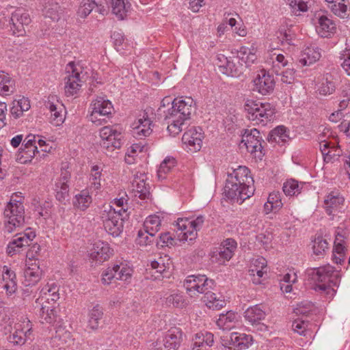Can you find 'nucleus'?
<instances>
[{
  "label": "nucleus",
  "mask_w": 350,
  "mask_h": 350,
  "mask_svg": "<svg viewBox=\"0 0 350 350\" xmlns=\"http://www.w3.org/2000/svg\"><path fill=\"white\" fill-rule=\"evenodd\" d=\"M249 174V169L245 166H239L232 172H228L224 187L227 198L241 204L254 194V180Z\"/></svg>",
  "instance_id": "obj_1"
},
{
  "label": "nucleus",
  "mask_w": 350,
  "mask_h": 350,
  "mask_svg": "<svg viewBox=\"0 0 350 350\" xmlns=\"http://www.w3.org/2000/svg\"><path fill=\"white\" fill-rule=\"evenodd\" d=\"M309 275L315 282L314 288L316 291L324 294L328 299L334 297L340 282L338 271L330 265H326L312 269Z\"/></svg>",
  "instance_id": "obj_2"
},
{
  "label": "nucleus",
  "mask_w": 350,
  "mask_h": 350,
  "mask_svg": "<svg viewBox=\"0 0 350 350\" xmlns=\"http://www.w3.org/2000/svg\"><path fill=\"white\" fill-rule=\"evenodd\" d=\"M21 194V193H20ZM4 232L12 233L22 229L25 224L23 196L14 193L4 210Z\"/></svg>",
  "instance_id": "obj_3"
},
{
  "label": "nucleus",
  "mask_w": 350,
  "mask_h": 350,
  "mask_svg": "<svg viewBox=\"0 0 350 350\" xmlns=\"http://www.w3.org/2000/svg\"><path fill=\"white\" fill-rule=\"evenodd\" d=\"M5 324L3 331L5 334H10L8 340L13 345L22 346L33 339L32 323L27 317H21L13 327L10 321Z\"/></svg>",
  "instance_id": "obj_4"
},
{
  "label": "nucleus",
  "mask_w": 350,
  "mask_h": 350,
  "mask_svg": "<svg viewBox=\"0 0 350 350\" xmlns=\"http://www.w3.org/2000/svg\"><path fill=\"white\" fill-rule=\"evenodd\" d=\"M64 90L67 96H74L79 92L88 78L90 70L81 63L70 62L66 68Z\"/></svg>",
  "instance_id": "obj_5"
},
{
  "label": "nucleus",
  "mask_w": 350,
  "mask_h": 350,
  "mask_svg": "<svg viewBox=\"0 0 350 350\" xmlns=\"http://www.w3.org/2000/svg\"><path fill=\"white\" fill-rule=\"evenodd\" d=\"M244 108L247 118L255 124H267L273 120L275 113V109L270 103L252 99L246 100Z\"/></svg>",
  "instance_id": "obj_6"
},
{
  "label": "nucleus",
  "mask_w": 350,
  "mask_h": 350,
  "mask_svg": "<svg viewBox=\"0 0 350 350\" xmlns=\"http://www.w3.org/2000/svg\"><path fill=\"white\" fill-rule=\"evenodd\" d=\"M204 222V217L199 215L192 218H178L175 221L174 229L180 241H193L197 237V232Z\"/></svg>",
  "instance_id": "obj_7"
},
{
  "label": "nucleus",
  "mask_w": 350,
  "mask_h": 350,
  "mask_svg": "<svg viewBox=\"0 0 350 350\" xmlns=\"http://www.w3.org/2000/svg\"><path fill=\"white\" fill-rule=\"evenodd\" d=\"M99 136L101 146L109 151L120 148L123 144L122 129L117 125L102 127L99 131Z\"/></svg>",
  "instance_id": "obj_8"
},
{
  "label": "nucleus",
  "mask_w": 350,
  "mask_h": 350,
  "mask_svg": "<svg viewBox=\"0 0 350 350\" xmlns=\"http://www.w3.org/2000/svg\"><path fill=\"white\" fill-rule=\"evenodd\" d=\"M122 215L112 206H104L100 217L105 230L113 237H118L122 231Z\"/></svg>",
  "instance_id": "obj_9"
},
{
  "label": "nucleus",
  "mask_w": 350,
  "mask_h": 350,
  "mask_svg": "<svg viewBox=\"0 0 350 350\" xmlns=\"http://www.w3.org/2000/svg\"><path fill=\"white\" fill-rule=\"evenodd\" d=\"M213 280L208 279L204 275H191L187 277L184 286L187 293L191 297L196 298L201 294H204L207 290L213 288Z\"/></svg>",
  "instance_id": "obj_10"
},
{
  "label": "nucleus",
  "mask_w": 350,
  "mask_h": 350,
  "mask_svg": "<svg viewBox=\"0 0 350 350\" xmlns=\"http://www.w3.org/2000/svg\"><path fill=\"white\" fill-rule=\"evenodd\" d=\"M113 111L111 101L103 96H97L90 107V120L94 124H100L103 117H108Z\"/></svg>",
  "instance_id": "obj_11"
},
{
  "label": "nucleus",
  "mask_w": 350,
  "mask_h": 350,
  "mask_svg": "<svg viewBox=\"0 0 350 350\" xmlns=\"http://www.w3.org/2000/svg\"><path fill=\"white\" fill-rule=\"evenodd\" d=\"M204 132L200 127H192L187 131L182 137L183 148L187 152H196L202 146Z\"/></svg>",
  "instance_id": "obj_12"
},
{
  "label": "nucleus",
  "mask_w": 350,
  "mask_h": 350,
  "mask_svg": "<svg viewBox=\"0 0 350 350\" xmlns=\"http://www.w3.org/2000/svg\"><path fill=\"white\" fill-rule=\"evenodd\" d=\"M316 32L322 38H330L336 31V24L328 15L316 12L313 18Z\"/></svg>",
  "instance_id": "obj_13"
},
{
  "label": "nucleus",
  "mask_w": 350,
  "mask_h": 350,
  "mask_svg": "<svg viewBox=\"0 0 350 350\" xmlns=\"http://www.w3.org/2000/svg\"><path fill=\"white\" fill-rule=\"evenodd\" d=\"M253 90L262 95H269L275 88V79L272 75L265 70H260L252 81Z\"/></svg>",
  "instance_id": "obj_14"
},
{
  "label": "nucleus",
  "mask_w": 350,
  "mask_h": 350,
  "mask_svg": "<svg viewBox=\"0 0 350 350\" xmlns=\"http://www.w3.org/2000/svg\"><path fill=\"white\" fill-rule=\"evenodd\" d=\"M219 67L222 68L223 73L232 77L240 76L244 71L243 63L237 56L227 57L219 54L217 56Z\"/></svg>",
  "instance_id": "obj_15"
},
{
  "label": "nucleus",
  "mask_w": 350,
  "mask_h": 350,
  "mask_svg": "<svg viewBox=\"0 0 350 350\" xmlns=\"http://www.w3.org/2000/svg\"><path fill=\"white\" fill-rule=\"evenodd\" d=\"M11 30L13 34L17 36H23L25 34L26 26H28L31 22V18L29 12L24 8H19L16 9L11 16Z\"/></svg>",
  "instance_id": "obj_16"
},
{
  "label": "nucleus",
  "mask_w": 350,
  "mask_h": 350,
  "mask_svg": "<svg viewBox=\"0 0 350 350\" xmlns=\"http://www.w3.org/2000/svg\"><path fill=\"white\" fill-rule=\"evenodd\" d=\"M33 134H29L25 137L22 144V147L19 149L16 155V159L21 163H27L31 161L36 154L38 153V146H36V138Z\"/></svg>",
  "instance_id": "obj_17"
},
{
  "label": "nucleus",
  "mask_w": 350,
  "mask_h": 350,
  "mask_svg": "<svg viewBox=\"0 0 350 350\" xmlns=\"http://www.w3.org/2000/svg\"><path fill=\"white\" fill-rule=\"evenodd\" d=\"M262 140L260 132L257 129L246 130L242 136L240 146L241 148L245 146L247 152H250L252 154L257 153L258 152L261 154L262 148L261 144ZM260 156V155H258V157Z\"/></svg>",
  "instance_id": "obj_18"
},
{
  "label": "nucleus",
  "mask_w": 350,
  "mask_h": 350,
  "mask_svg": "<svg viewBox=\"0 0 350 350\" xmlns=\"http://www.w3.org/2000/svg\"><path fill=\"white\" fill-rule=\"evenodd\" d=\"M36 237L35 232L27 228L23 232L18 233L8 245L7 253L13 256L20 251V249L28 246L29 243Z\"/></svg>",
  "instance_id": "obj_19"
},
{
  "label": "nucleus",
  "mask_w": 350,
  "mask_h": 350,
  "mask_svg": "<svg viewBox=\"0 0 350 350\" xmlns=\"http://www.w3.org/2000/svg\"><path fill=\"white\" fill-rule=\"evenodd\" d=\"M164 120L167 124V131L172 135H176L183 130L185 122L189 120L187 117H183V114L176 112L172 106L165 114Z\"/></svg>",
  "instance_id": "obj_20"
},
{
  "label": "nucleus",
  "mask_w": 350,
  "mask_h": 350,
  "mask_svg": "<svg viewBox=\"0 0 350 350\" xmlns=\"http://www.w3.org/2000/svg\"><path fill=\"white\" fill-rule=\"evenodd\" d=\"M252 337L244 333L232 332L230 339L222 342L224 350H245L252 345Z\"/></svg>",
  "instance_id": "obj_21"
},
{
  "label": "nucleus",
  "mask_w": 350,
  "mask_h": 350,
  "mask_svg": "<svg viewBox=\"0 0 350 350\" xmlns=\"http://www.w3.org/2000/svg\"><path fill=\"white\" fill-rule=\"evenodd\" d=\"M323 202L326 213L329 215H334L342 208L345 198L339 191L334 190L325 196Z\"/></svg>",
  "instance_id": "obj_22"
},
{
  "label": "nucleus",
  "mask_w": 350,
  "mask_h": 350,
  "mask_svg": "<svg viewBox=\"0 0 350 350\" xmlns=\"http://www.w3.org/2000/svg\"><path fill=\"white\" fill-rule=\"evenodd\" d=\"M74 342L72 334L65 326L59 325L55 328V335L50 340L53 348L62 349L71 346Z\"/></svg>",
  "instance_id": "obj_23"
},
{
  "label": "nucleus",
  "mask_w": 350,
  "mask_h": 350,
  "mask_svg": "<svg viewBox=\"0 0 350 350\" xmlns=\"http://www.w3.org/2000/svg\"><path fill=\"white\" fill-rule=\"evenodd\" d=\"M267 264L266 259L262 256H258L251 260L249 274L254 284H261L263 276L267 272Z\"/></svg>",
  "instance_id": "obj_24"
},
{
  "label": "nucleus",
  "mask_w": 350,
  "mask_h": 350,
  "mask_svg": "<svg viewBox=\"0 0 350 350\" xmlns=\"http://www.w3.org/2000/svg\"><path fill=\"white\" fill-rule=\"evenodd\" d=\"M113 250L109 244L102 241H97L89 251V257L93 261L102 263L107 260L112 255Z\"/></svg>",
  "instance_id": "obj_25"
},
{
  "label": "nucleus",
  "mask_w": 350,
  "mask_h": 350,
  "mask_svg": "<svg viewBox=\"0 0 350 350\" xmlns=\"http://www.w3.org/2000/svg\"><path fill=\"white\" fill-rule=\"evenodd\" d=\"M70 178V172L66 170L62 169L60 176L56 180L54 188L56 193V199L59 202H63L68 196V181Z\"/></svg>",
  "instance_id": "obj_26"
},
{
  "label": "nucleus",
  "mask_w": 350,
  "mask_h": 350,
  "mask_svg": "<svg viewBox=\"0 0 350 350\" xmlns=\"http://www.w3.org/2000/svg\"><path fill=\"white\" fill-rule=\"evenodd\" d=\"M60 298L59 286L55 282H47L40 291V297L38 299L48 304H55Z\"/></svg>",
  "instance_id": "obj_27"
},
{
  "label": "nucleus",
  "mask_w": 350,
  "mask_h": 350,
  "mask_svg": "<svg viewBox=\"0 0 350 350\" xmlns=\"http://www.w3.org/2000/svg\"><path fill=\"white\" fill-rule=\"evenodd\" d=\"M42 270L36 262H28L24 269L23 283L25 286H33L36 284L42 277Z\"/></svg>",
  "instance_id": "obj_28"
},
{
  "label": "nucleus",
  "mask_w": 350,
  "mask_h": 350,
  "mask_svg": "<svg viewBox=\"0 0 350 350\" xmlns=\"http://www.w3.org/2000/svg\"><path fill=\"white\" fill-rule=\"evenodd\" d=\"M172 106L178 113H182L183 117L190 119L195 109V102L191 97H179L172 100Z\"/></svg>",
  "instance_id": "obj_29"
},
{
  "label": "nucleus",
  "mask_w": 350,
  "mask_h": 350,
  "mask_svg": "<svg viewBox=\"0 0 350 350\" xmlns=\"http://www.w3.org/2000/svg\"><path fill=\"white\" fill-rule=\"evenodd\" d=\"M152 124L146 114H144L132 124L133 135L139 138L150 135L152 131Z\"/></svg>",
  "instance_id": "obj_30"
},
{
  "label": "nucleus",
  "mask_w": 350,
  "mask_h": 350,
  "mask_svg": "<svg viewBox=\"0 0 350 350\" xmlns=\"http://www.w3.org/2000/svg\"><path fill=\"white\" fill-rule=\"evenodd\" d=\"M146 176L144 174H135L131 182V189L135 196L140 199L148 198L150 195L148 184L146 183Z\"/></svg>",
  "instance_id": "obj_31"
},
{
  "label": "nucleus",
  "mask_w": 350,
  "mask_h": 350,
  "mask_svg": "<svg viewBox=\"0 0 350 350\" xmlns=\"http://www.w3.org/2000/svg\"><path fill=\"white\" fill-rule=\"evenodd\" d=\"M257 49L254 46L250 47L243 46L237 51V57L243 63L244 68H247L257 59Z\"/></svg>",
  "instance_id": "obj_32"
},
{
  "label": "nucleus",
  "mask_w": 350,
  "mask_h": 350,
  "mask_svg": "<svg viewBox=\"0 0 350 350\" xmlns=\"http://www.w3.org/2000/svg\"><path fill=\"white\" fill-rule=\"evenodd\" d=\"M239 316L232 312L228 311L226 314H221L217 321V325L223 330H230L239 325Z\"/></svg>",
  "instance_id": "obj_33"
},
{
  "label": "nucleus",
  "mask_w": 350,
  "mask_h": 350,
  "mask_svg": "<svg viewBox=\"0 0 350 350\" xmlns=\"http://www.w3.org/2000/svg\"><path fill=\"white\" fill-rule=\"evenodd\" d=\"M321 56V50L318 46H308L301 52L299 63L301 66H309L318 61Z\"/></svg>",
  "instance_id": "obj_34"
},
{
  "label": "nucleus",
  "mask_w": 350,
  "mask_h": 350,
  "mask_svg": "<svg viewBox=\"0 0 350 350\" xmlns=\"http://www.w3.org/2000/svg\"><path fill=\"white\" fill-rule=\"evenodd\" d=\"M192 350H206L213 345L214 336L211 332H200L195 335L193 338Z\"/></svg>",
  "instance_id": "obj_35"
},
{
  "label": "nucleus",
  "mask_w": 350,
  "mask_h": 350,
  "mask_svg": "<svg viewBox=\"0 0 350 350\" xmlns=\"http://www.w3.org/2000/svg\"><path fill=\"white\" fill-rule=\"evenodd\" d=\"M183 333L178 327L169 329L165 335L162 344L177 350L182 340Z\"/></svg>",
  "instance_id": "obj_36"
},
{
  "label": "nucleus",
  "mask_w": 350,
  "mask_h": 350,
  "mask_svg": "<svg viewBox=\"0 0 350 350\" xmlns=\"http://www.w3.org/2000/svg\"><path fill=\"white\" fill-rule=\"evenodd\" d=\"M89 181L90 189L94 190L96 192L100 190L103 185L102 183L105 181L104 174L101 167L98 165H93L92 167Z\"/></svg>",
  "instance_id": "obj_37"
},
{
  "label": "nucleus",
  "mask_w": 350,
  "mask_h": 350,
  "mask_svg": "<svg viewBox=\"0 0 350 350\" xmlns=\"http://www.w3.org/2000/svg\"><path fill=\"white\" fill-rule=\"evenodd\" d=\"M112 13L120 20L126 17L131 8L129 0H111Z\"/></svg>",
  "instance_id": "obj_38"
},
{
  "label": "nucleus",
  "mask_w": 350,
  "mask_h": 350,
  "mask_svg": "<svg viewBox=\"0 0 350 350\" xmlns=\"http://www.w3.org/2000/svg\"><path fill=\"white\" fill-rule=\"evenodd\" d=\"M2 278L3 281V288L5 290L8 295H12L16 290L15 273L14 271L8 269L7 267H4Z\"/></svg>",
  "instance_id": "obj_39"
},
{
  "label": "nucleus",
  "mask_w": 350,
  "mask_h": 350,
  "mask_svg": "<svg viewBox=\"0 0 350 350\" xmlns=\"http://www.w3.org/2000/svg\"><path fill=\"white\" fill-rule=\"evenodd\" d=\"M202 300L207 307L213 310H220L226 306V301L221 296L217 297L211 290L205 292Z\"/></svg>",
  "instance_id": "obj_40"
},
{
  "label": "nucleus",
  "mask_w": 350,
  "mask_h": 350,
  "mask_svg": "<svg viewBox=\"0 0 350 350\" xmlns=\"http://www.w3.org/2000/svg\"><path fill=\"white\" fill-rule=\"evenodd\" d=\"M92 202V198L88 189H83L75 195L73 205L80 211L87 210Z\"/></svg>",
  "instance_id": "obj_41"
},
{
  "label": "nucleus",
  "mask_w": 350,
  "mask_h": 350,
  "mask_svg": "<svg viewBox=\"0 0 350 350\" xmlns=\"http://www.w3.org/2000/svg\"><path fill=\"white\" fill-rule=\"evenodd\" d=\"M245 319L251 324H257L265 317V312L259 305H255L248 308L244 312Z\"/></svg>",
  "instance_id": "obj_42"
},
{
  "label": "nucleus",
  "mask_w": 350,
  "mask_h": 350,
  "mask_svg": "<svg viewBox=\"0 0 350 350\" xmlns=\"http://www.w3.org/2000/svg\"><path fill=\"white\" fill-rule=\"evenodd\" d=\"M165 303L168 306L183 308L188 305V301L184 295L178 291H173L165 297Z\"/></svg>",
  "instance_id": "obj_43"
},
{
  "label": "nucleus",
  "mask_w": 350,
  "mask_h": 350,
  "mask_svg": "<svg viewBox=\"0 0 350 350\" xmlns=\"http://www.w3.org/2000/svg\"><path fill=\"white\" fill-rule=\"evenodd\" d=\"M103 316L102 307L96 304L89 312L88 326L92 329H96Z\"/></svg>",
  "instance_id": "obj_44"
},
{
  "label": "nucleus",
  "mask_w": 350,
  "mask_h": 350,
  "mask_svg": "<svg viewBox=\"0 0 350 350\" xmlns=\"http://www.w3.org/2000/svg\"><path fill=\"white\" fill-rule=\"evenodd\" d=\"M237 248V242L232 239H226L221 245L219 256L225 260H229Z\"/></svg>",
  "instance_id": "obj_45"
},
{
  "label": "nucleus",
  "mask_w": 350,
  "mask_h": 350,
  "mask_svg": "<svg viewBox=\"0 0 350 350\" xmlns=\"http://www.w3.org/2000/svg\"><path fill=\"white\" fill-rule=\"evenodd\" d=\"M304 185V183H299L295 179H288L284 183L282 189L286 196H295L301 193Z\"/></svg>",
  "instance_id": "obj_46"
},
{
  "label": "nucleus",
  "mask_w": 350,
  "mask_h": 350,
  "mask_svg": "<svg viewBox=\"0 0 350 350\" xmlns=\"http://www.w3.org/2000/svg\"><path fill=\"white\" fill-rule=\"evenodd\" d=\"M30 107L29 100L27 98L22 97L13 101L11 113L17 118L21 116L24 111H28Z\"/></svg>",
  "instance_id": "obj_47"
},
{
  "label": "nucleus",
  "mask_w": 350,
  "mask_h": 350,
  "mask_svg": "<svg viewBox=\"0 0 350 350\" xmlns=\"http://www.w3.org/2000/svg\"><path fill=\"white\" fill-rule=\"evenodd\" d=\"M57 311L55 306H46L42 303L40 311V318L42 323H53L57 319Z\"/></svg>",
  "instance_id": "obj_48"
},
{
  "label": "nucleus",
  "mask_w": 350,
  "mask_h": 350,
  "mask_svg": "<svg viewBox=\"0 0 350 350\" xmlns=\"http://www.w3.org/2000/svg\"><path fill=\"white\" fill-rule=\"evenodd\" d=\"M176 161L174 158L167 157L160 164L157 170V177L160 180L166 178L167 174L175 166Z\"/></svg>",
  "instance_id": "obj_49"
},
{
  "label": "nucleus",
  "mask_w": 350,
  "mask_h": 350,
  "mask_svg": "<svg viewBox=\"0 0 350 350\" xmlns=\"http://www.w3.org/2000/svg\"><path fill=\"white\" fill-rule=\"evenodd\" d=\"M59 6L56 2L48 0L44 5L42 12L45 17L53 21H57L59 18Z\"/></svg>",
  "instance_id": "obj_50"
},
{
  "label": "nucleus",
  "mask_w": 350,
  "mask_h": 350,
  "mask_svg": "<svg viewBox=\"0 0 350 350\" xmlns=\"http://www.w3.org/2000/svg\"><path fill=\"white\" fill-rule=\"evenodd\" d=\"M161 219L156 215H150L146 217L144 222V228L150 232V235L155 234L160 230Z\"/></svg>",
  "instance_id": "obj_51"
},
{
  "label": "nucleus",
  "mask_w": 350,
  "mask_h": 350,
  "mask_svg": "<svg viewBox=\"0 0 350 350\" xmlns=\"http://www.w3.org/2000/svg\"><path fill=\"white\" fill-rule=\"evenodd\" d=\"M114 271H116V279L122 281H128L131 279L133 270L126 264L121 262L113 265Z\"/></svg>",
  "instance_id": "obj_52"
},
{
  "label": "nucleus",
  "mask_w": 350,
  "mask_h": 350,
  "mask_svg": "<svg viewBox=\"0 0 350 350\" xmlns=\"http://www.w3.org/2000/svg\"><path fill=\"white\" fill-rule=\"evenodd\" d=\"M46 107L51 112V122L55 126H58L63 123L64 120V116L62 113V108L60 106L58 107L56 105L48 102Z\"/></svg>",
  "instance_id": "obj_53"
},
{
  "label": "nucleus",
  "mask_w": 350,
  "mask_h": 350,
  "mask_svg": "<svg viewBox=\"0 0 350 350\" xmlns=\"http://www.w3.org/2000/svg\"><path fill=\"white\" fill-rule=\"evenodd\" d=\"M13 91V81L8 74L0 71V94L9 95Z\"/></svg>",
  "instance_id": "obj_54"
},
{
  "label": "nucleus",
  "mask_w": 350,
  "mask_h": 350,
  "mask_svg": "<svg viewBox=\"0 0 350 350\" xmlns=\"http://www.w3.org/2000/svg\"><path fill=\"white\" fill-rule=\"evenodd\" d=\"M338 1H327L328 8L335 15L344 18L347 16V6L344 3Z\"/></svg>",
  "instance_id": "obj_55"
},
{
  "label": "nucleus",
  "mask_w": 350,
  "mask_h": 350,
  "mask_svg": "<svg viewBox=\"0 0 350 350\" xmlns=\"http://www.w3.org/2000/svg\"><path fill=\"white\" fill-rule=\"evenodd\" d=\"M271 137L277 142H286L289 139L288 132L284 126H278L271 131Z\"/></svg>",
  "instance_id": "obj_56"
},
{
  "label": "nucleus",
  "mask_w": 350,
  "mask_h": 350,
  "mask_svg": "<svg viewBox=\"0 0 350 350\" xmlns=\"http://www.w3.org/2000/svg\"><path fill=\"white\" fill-rule=\"evenodd\" d=\"M144 146L141 144H134L128 148L125 154V161L128 164L135 162L136 157L139 153L142 152Z\"/></svg>",
  "instance_id": "obj_57"
},
{
  "label": "nucleus",
  "mask_w": 350,
  "mask_h": 350,
  "mask_svg": "<svg viewBox=\"0 0 350 350\" xmlns=\"http://www.w3.org/2000/svg\"><path fill=\"white\" fill-rule=\"evenodd\" d=\"M289 6L291 7L293 12L297 14L299 12L308 11L311 0H287Z\"/></svg>",
  "instance_id": "obj_58"
},
{
  "label": "nucleus",
  "mask_w": 350,
  "mask_h": 350,
  "mask_svg": "<svg viewBox=\"0 0 350 350\" xmlns=\"http://www.w3.org/2000/svg\"><path fill=\"white\" fill-rule=\"evenodd\" d=\"M328 243L322 237H317L314 239L312 245L313 253L317 256H321L328 249Z\"/></svg>",
  "instance_id": "obj_59"
},
{
  "label": "nucleus",
  "mask_w": 350,
  "mask_h": 350,
  "mask_svg": "<svg viewBox=\"0 0 350 350\" xmlns=\"http://www.w3.org/2000/svg\"><path fill=\"white\" fill-rule=\"evenodd\" d=\"M295 35V31L293 29L282 26L278 32V38L282 43L286 42L290 44Z\"/></svg>",
  "instance_id": "obj_60"
},
{
  "label": "nucleus",
  "mask_w": 350,
  "mask_h": 350,
  "mask_svg": "<svg viewBox=\"0 0 350 350\" xmlns=\"http://www.w3.org/2000/svg\"><path fill=\"white\" fill-rule=\"evenodd\" d=\"M95 0H83L78 9L77 14L81 18L88 16L96 5Z\"/></svg>",
  "instance_id": "obj_61"
},
{
  "label": "nucleus",
  "mask_w": 350,
  "mask_h": 350,
  "mask_svg": "<svg viewBox=\"0 0 350 350\" xmlns=\"http://www.w3.org/2000/svg\"><path fill=\"white\" fill-rule=\"evenodd\" d=\"M154 240V235H150V232L143 229L139 230L137 233L136 243L142 246H146L152 243Z\"/></svg>",
  "instance_id": "obj_62"
},
{
  "label": "nucleus",
  "mask_w": 350,
  "mask_h": 350,
  "mask_svg": "<svg viewBox=\"0 0 350 350\" xmlns=\"http://www.w3.org/2000/svg\"><path fill=\"white\" fill-rule=\"evenodd\" d=\"M170 259L167 256L165 258L160 257L158 260H153L151 262V267L152 269L157 270V272L164 273L170 267Z\"/></svg>",
  "instance_id": "obj_63"
},
{
  "label": "nucleus",
  "mask_w": 350,
  "mask_h": 350,
  "mask_svg": "<svg viewBox=\"0 0 350 350\" xmlns=\"http://www.w3.org/2000/svg\"><path fill=\"white\" fill-rule=\"evenodd\" d=\"M308 323L301 319H296L293 321L292 328L295 332L299 335L306 336L310 335V332L308 329Z\"/></svg>",
  "instance_id": "obj_64"
}]
</instances>
